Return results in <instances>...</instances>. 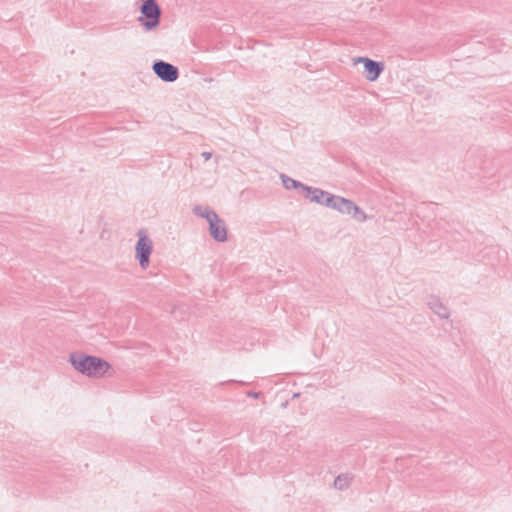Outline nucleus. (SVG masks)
<instances>
[{
	"instance_id": "obj_2",
	"label": "nucleus",
	"mask_w": 512,
	"mask_h": 512,
	"mask_svg": "<svg viewBox=\"0 0 512 512\" xmlns=\"http://www.w3.org/2000/svg\"><path fill=\"white\" fill-rule=\"evenodd\" d=\"M138 240L135 245V257L139 262L140 267L145 270L149 267L150 256L153 251V242L147 235L145 229H140L137 232Z\"/></svg>"
},
{
	"instance_id": "obj_17",
	"label": "nucleus",
	"mask_w": 512,
	"mask_h": 512,
	"mask_svg": "<svg viewBox=\"0 0 512 512\" xmlns=\"http://www.w3.org/2000/svg\"><path fill=\"white\" fill-rule=\"evenodd\" d=\"M144 2H156V0H142Z\"/></svg>"
},
{
	"instance_id": "obj_6",
	"label": "nucleus",
	"mask_w": 512,
	"mask_h": 512,
	"mask_svg": "<svg viewBox=\"0 0 512 512\" xmlns=\"http://www.w3.org/2000/svg\"><path fill=\"white\" fill-rule=\"evenodd\" d=\"M209 232L211 237L217 242L227 241V229L224 221L218 217L213 218L209 223Z\"/></svg>"
},
{
	"instance_id": "obj_12",
	"label": "nucleus",
	"mask_w": 512,
	"mask_h": 512,
	"mask_svg": "<svg viewBox=\"0 0 512 512\" xmlns=\"http://www.w3.org/2000/svg\"><path fill=\"white\" fill-rule=\"evenodd\" d=\"M351 201L352 200H350V199H346L344 197L337 196L334 207L332 209L336 210L337 212H339L341 214H347V212H349V206H350Z\"/></svg>"
},
{
	"instance_id": "obj_3",
	"label": "nucleus",
	"mask_w": 512,
	"mask_h": 512,
	"mask_svg": "<svg viewBox=\"0 0 512 512\" xmlns=\"http://www.w3.org/2000/svg\"><path fill=\"white\" fill-rule=\"evenodd\" d=\"M138 22L145 31H152L160 23L161 9L156 2H144L140 7Z\"/></svg>"
},
{
	"instance_id": "obj_10",
	"label": "nucleus",
	"mask_w": 512,
	"mask_h": 512,
	"mask_svg": "<svg viewBox=\"0 0 512 512\" xmlns=\"http://www.w3.org/2000/svg\"><path fill=\"white\" fill-rule=\"evenodd\" d=\"M280 179L282 181V184L283 186L285 187V189L287 190H291V189H302L304 191V187H306L307 185L301 183L300 181H297L285 174H280Z\"/></svg>"
},
{
	"instance_id": "obj_8",
	"label": "nucleus",
	"mask_w": 512,
	"mask_h": 512,
	"mask_svg": "<svg viewBox=\"0 0 512 512\" xmlns=\"http://www.w3.org/2000/svg\"><path fill=\"white\" fill-rule=\"evenodd\" d=\"M304 192H306V197L309 198L311 202L322 204L323 198L326 196L327 191H324L320 188L306 186L304 187Z\"/></svg>"
},
{
	"instance_id": "obj_4",
	"label": "nucleus",
	"mask_w": 512,
	"mask_h": 512,
	"mask_svg": "<svg viewBox=\"0 0 512 512\" xmlns=\"http://www.w3.org/2000/svg\"><path fill=\"white\" fill-rule=\"evenodd\" d=\"M357 63H362L364 66L363 74L368 81H375L384 71V63L374 61L367 57H359Z\"/></svg>"
},
{
	"instance_id": "obj_11",
	"label": "nucleus",
	"mask_w": 512,
	"mask_h": 512,
	"mask_svg": "<svg viewBox=\"0 0 512 512\" xmlns=\"http://www.w3.org/2000/svg\"><path fill=\"white\" fill-rule=\"evenodd\" d=\"M347 215H351L359 222H365L367 220L366 213L354 201H351Z\"/></svg>"
},
{
	"instance_id": "obj_13",
	"label": "nucleus",
	"mask_w": 512,
	"mask_h": 512,
	"mask_svg": "<svg viewBox=\"0 0 512 512\" xmlns=\"http://www.w3.org/2000/svg\"><path fill=\"white\" fill-rule=\"evenodd\" d=\"M352 480L350 474H340L334 480V487L338 490H345L349 487Z\"/></svg>"
},
{
	"instance_id": "obj_16",
	"label": "nucleus",
	"mask_w": 512,
	"mask_h": 512,
	"mask_svg": "<svg viewBox=\"0 0 512 512\" xmlns=\"http://www.w3.org/2000/svg\"><path fill=\"white\" fill-rule=\"evenodd\" d=\"M259 395H260V393H259V392H253V391H248V392H247V396H248V397L258 398V397H259Z\"/></svg>"
},
{
	"instance_id": "obj_5",
	"label": "nucleus",
	"mask_w": 512,
	"mask_h": 512,
	"mask_svg": "<svg viewBox=\"0 0 512 512\" xmlns=\"http://www.w3.org/2000/svg\"><path fill=\"white\" fill-rule=\"evenodd\" d=\"M152 68L154 73L166 82H173L179 76L178 68L168 62L156 61Z\"/></svg>"
},
{
	"instance_id": "obj_14",
	"label": "nucleus",
	"mask_w": 512,
	"mask_h": 512,
	"mask_svg": "<svg viewBox=\"0 0 512 512\" xmlns=\"http://www.w3.org/2000/svg\"><path fill=\"white\" fill-rule=\"evenodd\" d=\"M337 196L338 195L330 194L329 192H327L326 196L323 198V202L321 205H324L332 209L334 207Z\"/></svg>"
},
{
	"instance_id": "obj_15",
	"label": "nucleus",
	"mask_w": 512,
	"mask_h": 512,
	"mask_svg": "<svg viewBox=\"0 0 512 512\" xmlns=\"http://www.w3.org/2000/svg\"><path fill=\"white\" fill-rule=\"evenodd\" d=\"M201 156L204 158L205 161H208L211 159L212 153L204 151V152H202Z\"/></svg>"
},
{
	"instance_id": "obj_1",
	"label": "nucleus",
	"mask_w": 512,
	"mask_h": 512,
	"mask_svg": "<svg viewBox=\"0 0 512 512\" xmlns=\"http://www.w3.org/2000/svg\"><path fill=\"white\" fill-rule=\"evenodd\" d=\"M69 362L76 371L90 378H101L111 368L110 363L105 359L83 352L71 353Z\"/></svg>"
},
{
	"instance_id": "obj_9",
	"label": "nucleus",
	"mask_w": 512,
	"mask_h": 512,
	"mask_svg": "<svg viewBox=\"0 0 512 512\" xmlns=\"http://www.w3.org/2000/svg\"><path fill=\"white\" fill-rule=\"evenodd\" d=\"M193 213L199 217L205 218L208 223L212 221L213 218L218 217V214L214 210H211L209 207L201 205L195 206L193 208Z\"/></svg>"
},
{
	"instance_id": "obj_7",
	"label": "nucleus",
	"mask_w": 512,
	"mask_h": 512,
	"mask_svg": "<svg viewBox=\"0 0 512 512\" xmlns=\"http://www.w3.org/2000/svg\"><path fill=\"white\" fill-rule=\"evenodd\" d=\"M427 304L429 308L440 318L448 319L450 317V310L444 305L439 297L430 296Z\"/></svg>"
}]
</instances>
